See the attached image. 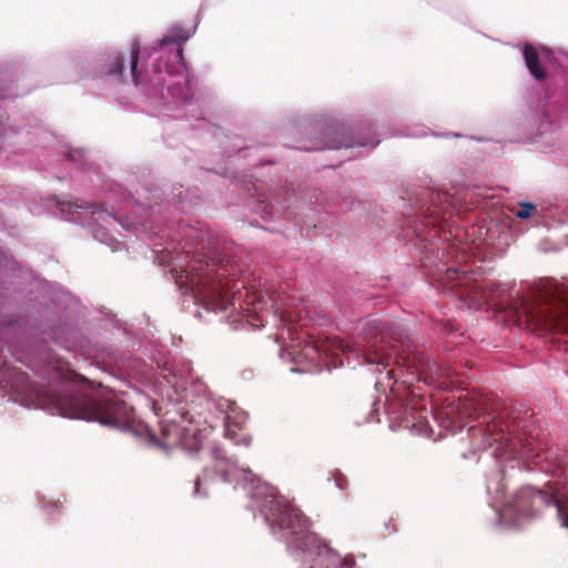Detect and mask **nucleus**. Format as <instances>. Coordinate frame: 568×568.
<instances>
[{
  "instance_id": "nucleus-1",
  "label": "nucleus",
  "mask_w": 568,
  "mask_h": 568,
  "mask_svg": "<svg viewBox=\"0 0 568 568\" xmlns=\"http://www.w3.org/2000/svg\"><path fill=\"white\" fill-rule=\"evenodd\" d=\"M30 275V268L0 246V397L26 408L131 434L143 447L170 457L172 446L136 418L131 405L73 371L47 338L36 333H44L68 352H83L90 345L79 326L85 306L61 284L33 278L28 290L37 313L32 315L23 287Z\"/></svg>"
},
{
  "instance_id": "nucleus-2",
  "label": "nucleus",
  "mask_w": 568,
  "mask_h": 568,
  "mask_svg": "<svg viewBox=\"0 0 568 568\" xmlns=\"http://www.w3.org/2000/svg\"><path fill=\"white\" fill-rule=\"evenodd\" d=\"M442 430L466 434L473 454L481 453L497 468L486 475L495 527L520 530L555 507L568 528V449L554 448L541 437L532 413L524 405L491 402L484 396L447 398L433 409Z\"/></svg>"
},
{
  "instance_id": "nucleus-3",
  "label": "nucleus",
  "mask_w": 568,
  "mask_h": 568,
  "mask_svg": "<svg viewBox=\"0 0 568 568\" xmlns=\"http://www.w3.org/2000/svg\"><path fill=\"white\" fill-rule=\"evenodd\" d=\"M194 32L195 29L173 24L149 45L142 47L139 38L132 39L130 77L143 102L162 116L187 121L191 130L202 131L217 140L223 135L222 155L225 159L254 158L248 163L254 171L277 165L274 156L263 154V145H248L240 135L224 134L221 126L203 115L194 99L196 78L190 75L183 50V44Z\"/></svg>"
},
{
  "instance_id": "nucleus-4",
  "label": "nucleus",
  "mask_w": 568,
  "mask_h": 568,
  "mask_svg": "<svg viewBox=\"0 0 568 568\" xmlns=\"http://www.w3.org/2000/svg\"><path fill=\"white\" fill-rule=\"evenodd\" d=\"M455 213L458 210L454 196L433 181L406 187L396 201L395 219L400 229L397 237L412 244L422 266L437 274L445 282V291L468 307H504L503 298L514 284L479 278L463 264L465 254L439 234Z\"/></svg>"
},
{
  "instance_id": "nucleus-5",
  "label": "nucleus",
  "mask_w": 568,
  "mask_h": 568,
  "mask_svg": "<svg viewBox=\"0 0 568 568\" xmlns=\"http://www.w3.org/2000/svg\"><path fill=\"white\" fill-rule=\"evenodd\" d=\"M363 341L356 342L351 352L359 364L376 366L378 377L375 388L383 394L374 399L366 417L367 423L379 422L383 410L389 420V428H407L420 435L432 432L427 420V402L406 386L407 381L399 382L392 365L427 381L437 372L433 357L419 351L408 337L405 327L394 321L371 320L362 328Z\"/></svg>"
},
{
  "instance_id": "nucleus-6",
  "label": "nucleus",
  "mask_w": 568,
  "mask_h": 568,
  "mask_svg": "<svg viewBox=\"0 0 568 568\" xmlns=\"http://www.w3.org/2000/svg\"><path fill=\"white\" fill-rule=\"evenodd\" d=\"M109 189L114 202L111 210L54 194L44 199L43 207L57 219L89 230L95 241L118 252L123 243L113 234L115 224L136 235L164 236L169 234L171 222L179 223L178 214L193 210L204 194L197 186L185 189L182 184L173 185L170 191L146 184L138 191V197L120 183H111Z\"/></svg>"
},
{
  "instance_id": "nucleus-7",
  "label": "nucleus",
  "mask_w": 568,
  "mask_h": 568,
  "mask_svg": "<svg viewBox=\"0 0 568 568\" xmlns=\"http://www.w3.org/2000/svg\"><path fill=\"white\" fill-rule=\"evenodd\" d=\"M178 246L170 273L183 296L207 313L225 311L240 292L235 282L248 271L244 250L223 234L202 225L178 224Z\"/></svg>"
},
{
  "instance_id": "nucleus-8",
  "label": "nucleus",
  "mask_w": 568,
  "mask_h": 568,
  "mask_svg": "<svg viewBox=\"0 0 568 568\" xmlns=\"http://www.w3.org/2000/svg\"><path fill=\"white\" fill-rule=\"evenodd\" d=\"M148 359L151 365H155L159 369L160 377L168 384L172 394H169L170 402L175 404H184L178 408L181 422L174 418L163 419L161 433L166 438L175 439L179 445L190 455H195L202 448L203 434L195 425L199 422L196 416L205 414L221 416L224 423V436L235 446L248 447L252 437L248 434L240 435L237 430H242L248 415L241 409L234 400L223 397H213L207 386L193 375L191 363H178L171 361L166 355V349L162 346H152L149 351Z\"/></svg>"
},
{
  "instance_id": "nucleus-9",
  "label": "nucleus",
  "mask_w": 568,
  "mask_h": 568,
  "mask_svg": "<svg viewBox=\"0 0 568 568\" xmlns=\"http://www.w3.org/2000/svg\"><path fill=\"white\" fill-rule=\"evenodd\" d=\"M247 510L286 545L296 568H359L352 555L342 556L311 530L304 513L284 495H246Z\"/></svg>"
},
{
  "instance_id": "nucleus-10",
  "label": "nucleus",
  "mask_w": 568,
  "mask_h": 568,
  "mask_svg": "<svg viewBox=\"0 0 568 568\" xmlns=\"http://www.w3.org/2000/svg\"><path fill=\"white\" fill-rule=\"evenodd\" d=\"M0 151L28 156L36 170L47 172L59 181L73 180L80 174L92 180L90 175L94 164L89 160L88 150L73 148L34 114L7 123L2 121Z\"/></svg>"
},
{
  "instance_id": "nucleus-11",
  "label": "nucleus",
  "mask_w": 568,
  "mask_h": 568,
  "mask_svg": "<svg viewBox=\"0 0 568 568\" xmlns=\"http://www.w3.org/2000/svg\"><path fill=\"white\" fill-rule=\"evenodd\" d=\"M521 54L529 74L549 83L536 102L528 103L532 123L525 142L538 143V136L558 130L568 122V55L541 44L525 43Z\"/></svg>"
},
{
  "instance_id": "nucleus-12",
  "label": "nucleus",
  "mask_w": 568,
  "mask_h": 568,
  "mask_svg": "<svg viewBox=\"0 0 568 568\" xmlns=\"http://www.w3.org/2000/svg\"><path fill=\"white\" fill-rule=\"evenodd\" d=\"M210 172L230 179L245 191V202L250 211L263 221L273 222L277 219L292 220L305 227H323L325 216L320 212V199L316 194L310 196V203H302L305 195L301 189H294L281 180L258 181L255 172L246 169L231 171L224 168L221 172L207 169Z\"/></svg>"
},
{
  "instance_id": "nucleus-13",
  "label": "nucleus",
  "mask_w": 568,
  "mask_h": 568,
  "mask_svg": "<svg viewBox=\"0 0 568 568\" xmlns=\"http://www.w3.org/2000/svg\"><path fill=\"white\" fill-rule=\"evenodd\" d=\"M516 322L519 328L552 342L568 336V293L556 281L542 278L536 294L519 305Z\"/></svg>"
},
{
  "instance_id": "nucleus-14",
  "label": "nucleus",
  "mask_w": 568,
  "mask_h": 568,
  "mask_svg": "<svg viewBox=\"0 0 568 568\" xmlns=\"http://www.w3.org/2000/svg\"><path fill=\"white\" fill-rule=\"evenodd\" d=\"M307 128L301 133V140L292 149L303 152H317L324 150H353L368 146L375 149L381 143L376 132L364 136L342 121L335 119L318 120L304 116Z\"/></svg>"
},
{
  "instance_id": "nucleus-15",
  "label": "nucleus",
  "mask_w": 568,
  "mask_h": 568,
  "mask_svg": "<svg viewBox=\"0 0 568 568\" xmlns=\"http://www.w3.org/2000/svg\"><path fill=\"white\" fill-rule=\"evenodd\" d=\"M83 80L89 90L100 94L111 92L125 84L128 81V65L124 53L112 47L101 50L94 57Z\"/></svg>"
},
{
  "instance_id": "nucleus-16",
  "label": "nucleus",
  "mask_w": 568,
  "mask_h": 568,
  "mask_svg": "<svg viewBox=\"0 0 568 568\" xmlns=\"http://www.w3.org/2000/svg\"><path fill=\"white\" fill-rule=\"evenodd\" d=\"M280 357L287 362H300L302 359L310 362L318 361L320 365L328 372L343 364L342 359L337 355L331 356L328 354V349L324 344L315 342L304 343L303 346L293 345L290 348L282 347L280 351Z\"/></svg>"
},
{
  "instance_id": "nucleus-17",
  "label": "nucleus",
  "mask_w": 568,
  "mask_h": 568,
  "mask_svg": "<svg viewBox=\"0 0 568 568\" xmlns=\"http://www.w3.org/2000/svg\"><path fill=\"white\" fill-rule=\"evenodd\" d=\"M106 356V365L113 375L122 376L138 372L136 363L129 354L114 349L109 352Z\"/></svg>"
},
{
  "instance_id": "nucleus-18",
  "label": "nucleus",
  "mask_w": 568,
  "mask_h": 568,
  "mask_svg": "<svg viewBox=\"0 0 568 568\" xmlns=\"http://www.w3.org/2000/svg\"><path fill=\"white\" fill-rule=\"evenodd\" d=\"M106 321L112 325L114 329L119 332V334L123 337L121 343L128 348L130 346H134L140 343L136 334L130 328L128 323L119 320L115 314L112 312L105 313Z\"/></svg>"
},
{
  "instance_id": "nucleus-19",
  "label": "nucleus",
  "mask_w": 568,
  "mask_h": 568,
  "mask_svg": "<svg viewBox=\"0 0 568 568\" xmlns=\"http://www.w3.org/2000/svg\"><path fill=\"white\" fill-rule=\"evenodd\" d=\"M38 500H39V505L44 510L45 516L49 519L55 520L59 517V514H60L59 508L62 505V503L60 500H58V501L48 500L44 496H40V495H38Z\"/></svg>"
},
{
  "instance_id": "nucleus-20",
  "label": "nucleus",
  "mask_w": 568,
  "mask_h": 568,
  "mask_svg": "<svg viewBox=\"0 0 568 568\" xmlns=\"http://www.w3.org/2000/svg\"><path fill=\"white\" fill-rule=\"evenodd\" d=\"M537 212V205L530 201H519L518 211L515 213L520 220H528Z\"/></svg>"
},
{
  "instance_id": "nucleus-21",
  "label": "nucleus",
  "mask_w": 568,
  "mask_h": 568,
  "mask_svg": "<svg viewBox=\"0 0 568 568\" xmlns=\"http://www.w3.org/2000/svg\"><path fill=\"white\" fill-rule=\"evenodd\" d=\"M327 480L328 481H334L335 487L338 490H341V491H345L349 487L348 478L339 469H334L333 471H331L329 477L327 478Z\"/></svg>"
},
{
  "instance_id": "nucleus-22",
  "label": "nucleus",
  "mask_w": 568,
  "mask_h": 568,
  "mask_svg": "<svg viewBox=\"0 0 568 568\" xmlns=\"http://www.w3.org/2000/svg\"><path fill=\"white\" fill-rule=\"evenodd\" d=\"M430 134L433 136H435V138H445V139H449V138H455V139L469 138L470 140H474V141H477V142H485V141H487V139L484 138V136L465 135V134H463L460 132H436V131H433Z\"/></svg>"
},
{
  "instance_id": "nucleus-23",
  "label": "nucleus",
  "mask_w": 568,
  "mask_h": 568,
  "mask_svg": "<svg viewBox=\"0 0 568 568\" xmlns=\"http://www.w3.org/2000/svg\"><path fill=\"white\" fill-rule=\"evenodd\" d=\"M354 206H355V199H354V196H349V195H347V196H345V197L343 199V201H342V203H341L339 209H341V210H347V211H351V210H353V209H354Z\"/></svg>"
},
{
  "instance_id": "nucleus-24",
  "label": "nucleus",
  "mask_w": 568,
  "mask_h": 568,
  "mask_svg": "<svg viewBox=\"0 0 568 568\" xmlns=\"http://www.w3.org/2000/svg\"><path fill=\"white\" fill-rule=\"evenodd\" d=\"M246 326H248L251 329L255 331V329H261L264 325L252 323V322H248L247 320H245V323L242 325V327L245 328Z\"/></svg>"
},
{
  "instance_id": "nucleus-25",
  "label": "nucleus",
  "mask_w": 568,
  "mask_h": 568,
  "mask_svg": "<svg viewBox=\"0 0 568 568\" xmlns=\"http://www.w3.org/2000/svg\"><path fill=\"white\" fill-rule=\"evenodd\" d=\"M291 372H293V373H301L302 371L298 369V368L293 367V368H291Z\"/></svg>"
},
{
  "instance_id": "nucleus-26",
  "label": "nucleus",
  "mask_w": 568,
  "mask_h": 568,
  "mask_svg": "<svg viewBox=\"0 0 568 568\" xmlns=\"http://www.w3.org/2000/svg\"><path fill=\"white\" fill-rule=\"evenodd\" d=\"M263 229L266 230V231H270V232H275V230L270 229V227H263Z\"/></svg>"
},
{
  "instance_id": "nucleus-27",
  "label": "nucleus",
  "mask_w": 568,
  "mask_h": 568,
  "mask_svg": "<svg viewBox=\"0 0 568 568\" xmlns=\"http://www.w3.org/2000/svg\"><path fill=\"white\" fill-rule=\"evenodd\" d=\"M196 316L201 317V312L197 310L196 313H195Z\"/></svg>"
},
{
  "instance_id": "nucleus-28",
  "label": "nucleus",
  "mask_w": 568,
  "mask_h": 568,
  "mask_svg": "<svg viewBox=\"0 0 568 568\" xmlns=\"http://www.w3.org/2000/svg\"><path fill=\"white\" fill-rule=\"evenodd\" d=\"M565 243H566V245H568V235L565 239Z\"/></svg>"
}]
</instances>
